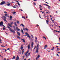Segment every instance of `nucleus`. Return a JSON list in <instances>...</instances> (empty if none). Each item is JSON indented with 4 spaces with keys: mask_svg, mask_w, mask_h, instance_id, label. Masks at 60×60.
I'll use <instances>...</instances> for the list:
<instances>
[{
    "mask_svg": "<svg viewBox=\"0 0 60 60\" xmlns=\"http://www.w3.org/2000/svg\"><path fill=\"white\" fill-rule=\"evenodd\" d=\"M8 28H9V30H10V32H12L15 34V31L14 30H11V28L10 27H9V26H8Z\"/></svg>",
    "mask_w": 60,
    "mask_h": 60,
    "instance_id": "f257e3e1",
    "label": "nucleus"
},
{
    "mask_svg": "<svg viewBox=\"0 0 60 60\" xmlns=\"http://www.w3.org/2000/svg\"><path fill=\"white\" fill-rule=\"evenodd\" d=\"M25 55L26 56V57H28V56L27 55V54L26 53H25Z\"/></svg>",
    "mask_w": 60,
    "mask_h": 60,
    "instance_id": "aec40b11",
    "label": "nucleus"
},
{
    "mask_svg": "<svg viewBox=\"0 0 60 60\" xmlns=\"http://www.w3.org/2000/svg\"><path fill=\"white\" fill-rule=\"evenodd\" d=\"M2 26H3L4 27H5V26H4V25H2Z\"/></svg>",
    "mask_w": 60,
    "mask_h": 60,
    "instance_id": "3c124183",
    "label": "nucleus"
},
{
    "mask_svg": "<svg viewBox=\"0 0 60 60\" xmlns=\"http://www.w3.org/2000/svg\"><path fill=\"white\" fill-rule=\"evenodd\" d=\"M14 24H15V26H17V25L16 24V22H15Z\"/></svg>",
    "mask_w": 60,
    "mask_h": 60,
    "instance_id": "f3484780",
    "label": "nucleus"
},
{
    "mask_svg": "<svg viewBox=\"0 0 60 60\" xmlns=\"http://www.w3.org/2000/svg\"><path fill=\"white\" fill-rule=\"evenodd\" d=\"M13 27L14 30H16V29L15 28V26H13Z\"/></svg>",
    "mask_w": 60,
    "mask_h": 60,
    "instance_id": "4be33fe9",
    "label": "nucleus"
},
{
    "mask_svg": "<svg viewBox=\"0 0 60 60\" xmlns=\"http://www.w3.org/2000/svg\"><path fill=\"white\" fill-rule=\"evenodd\" d=\"M4 60H6V58H4Z\"/></svg>",
    "mask_w": 60,
    "mask_h": 60,
    "instance_id": "774afa93",
    "label": "nucleus"
},
{
    "mask_svg": "<svg viewBox=\"0 0 60 60\" xmlns=\"http://www.w3.org/2000/svg\"><path fill=\"white\" fill-rule=\"evenodd\" d=\"M13 8H16L15 7L13 6Z\"/></svg>",
    "mask_w": 60,
    "mask_h": 60,
    "instance_id": "052dcab7",
    "label": "nucleus"
},
{
    "mask_svg": "<svg viewBox=\"0 0 60 60\" xmlns=\"http://www.w3.org/2000/svg\"><path fill=\"white\" fill-rule=\"evenodd\" d=\"M40 55H38V57H37V58H39V57H40Z\"/></svg>",
    "mask_w": 60,
    "mask_h": 60,
    "instance_id": "72a5a7b5",
    "label": "nucleus"
},
{
    "mask_svg": "<svg viewBox=\"0 0 60 60\" xmlns=\"http://www.w3.org/2000/svg\"><path fill=\"white\" fill-rule=\"evenodd\" d=\"M56 55H57V56H59V55H58V54H56Z\"/></svg>",
    "mask_w": 60,
    "mask_h": 60,
    "instance_id": "4d7b16f0",
    "label": "nucleus"
},
{
    "mask_svg": "<svg viewBox=\"0 0 60 60\" xmlns=\"http://www.w3.org/2000/svg\"><path fill=\"white\" fill-rule=\"evenodd\" d=\"M17 4H18V5H19V6L20 5V4H19V3H18Z\"/></svg>",
    "mask_w": 60,
    "mask_h": 60,
    "instance_id": "37998d69",
    "label": "nucleus"
},
{
    "mask_svg": "<svg viewBox=\"0 0 60 60\" xmlns=\"http://www.w3.org/2000/svg\"><path fill=\"white\" fill-rule=\"evenodd\" d=\"M3 17H4V19H6V17H5L4 16H3Z\"/></svg>",
    "mask_w": 60,
    "mask_h": 60,
    "instance_id": "58836bf2",
    "label": "nucleus"
},
{
    "mask_svg": "<svg viewBox=\"0 0 60 60\" xmlns=\"http://www.w3.org/2000/svg\"><path fill=\"white\" fill-rule=\"evenodd\" d=\"M36 48L37 49H39V44H37Z\"/></svg>",
    "mask_w": 60,
    "mask_h": 60,
    "instance_id": "423d86ee",
    "label": "nucleus"
},
{
    "mask_svg": "<svg viewBox=\"0 0 60 60\" xmlns=\"http://www.w3.org/2000/svg\"><path fill=\"white\" fill-rule=\"evenodd\" d=\"M17 23L18 24H19V21H17Z\"/></svg>",
    "mask_w": 60,
    "mask_h": 60,
    "instance_id": "5701e85b",
    "label": "nucleus"
},
{
    "mask_svg": "<svg viewBox=\"0 0 60 60\" xmlns=\"http://www.w3.org/2000/svg\"><path fill=\"white\" fill-rule=\"evenodd\" d=\"M30 53H28V56H30Z\"/></svg>",
    "mask_w": 60,
    "mask_h": 60,
    "instance_id": "e433bc0d",
    "label": "nucleus"
},
{
    "mask_svg": "<svg viewBox=\"0 0 60 60\" xmlns=\"http://www.w3.org/2000/svg\"><path fill=\"white\" fill-rule=\"evenodd\" d=\"M57 32H58L59 33H60V31H57Z\"/></svg>",
    "mask_w": 60,
    "mask_h": 60,
    "instance_id": "864d4df0",
    "label": "nucleus"
},
{
    "mask_svg": "<svg viewBox=\"0 0 60 60\" xmlns=\"http://www.w3.org/2000/svg\"><path fill=\"white\" fill-rule=\"evenodd\" d=\"M14 24V22H11V25H12V24Z\"/></svg>",
    "mask_w": 60,
    "mask_h": 60,
    "instance_id": "393cba45",
    "label": "nucleus"
},
{
    "mask_svg": "<svg viewBox=\"0 0 60 60\" xmlns=\"http://www.w3.org/2000/svg\"><path fill=\"white\" fill-rule=\"evenodd\" d=\"M28 52H29V51H27V52H26L25 53H26V54H27L28 53Z\"/></svg>",
    "mask_w": 60,
    "mask_h": 60,
    "instance_id": "f704fd0d",
    "label": "nucleus"
},
{
    "mask_svg": "<svg viewBox=\"0 0 60 60\" xmlns=\"http://www.w3.org/2000/svg\"><path fill=\"white\" fill-rule=\"evenodd\" d=\"M35 39H36V40H37V37H35Z\"/></svg>",
    "mask_w": 60,
    "mask_h": 60,
    "instance_id": "ea45409f",
    "label": "nucleus"
},
{
    "mask_svg": "<svg viewBox=\"0 0 60 60\" xmlns=\"http://www.w3.org/2000/svg\"><path fill=\"white\" fill-rule=\"evenodd\" d=\"M10 49L9 48H8L7 49V50H9Z\"/></svg>",
    "mask_w": 60,
    "mask_h": 60,
    "instance_id": "338daca9",
    "label": "nucleus"
},
{
    "mask_svg": "<svg viewBox=\"0 0 60 60\" xmlns=\"http://www.w3.org/2000/svg\"><path fill=\"white\" fill-rule=\"evenodd\" d=\"M15 2H17L18 3H19V1H18L15 0Z\"/></svg>",
    "mask_w": 60,
    "mask_h": 60,
    "instance_id": "c03bdc74",
    "label": "nucleus"
},
{
    "mask_svg": "<svg viewBox=\"0 0 60 60\" xmlns=\"http://www.w3.org/2000/svg\"><path fill=\"white\" fill-rule=\"evenodd\" d=\"M25 29L26 31H28V30L27 29H26V28H25Z\"/></svg>",
    "mask_w": 60,
    "mask_h": 60,
    "instance_id": "4c0bfd02",
    "label": "nucleus"
},
{
    "mask_svg": "<svg viewBox=\"0 0 60 60\" xmlns=\"http://www.w3.org/2000/svg\"><path fill=\"white\" fill-rule=\"evenodd\" d=\"M5 28L4 27H3V30H4V29H5Z\"/></svg>",
    "mask_w": 60,
    "mask_h": 60,
    "instance_id": "a18cd8bd",
    "label": "nucleus"
},
{
    "mask_svg": "<svg viewBox=\"0 0 60 60\" xmlns=\"http://www.w3.org/2000/svg\"><path fill=\"white\" fill-rule=\"evenodd\" d=\"M17 34H18V35L19 36H20V33H19V32L17 31Z\"/></svg>",
    "mask_w": 60,
    "mask_h": 60,
    "instance_id": "6e6552de",
    "label": "nucleus"
},
{
    "mask_svg": "<svg viewBox=\"0 0 60 60\" xmlns=\"http://www.w3.org/2000/svg\"><path fill=\"white\" fill-rule=\"evenodd\" d=\"M39 50V49H37L36 50V53H38V51Z\"/></svg>",
    "mask_w": 60,
    "mask_h": 60,
    "instance_id": "9d476101",
    "label": "nucleus"
},
{
    "mask_svg": "<svg viewBox=\"0 0 60 60\" xmlns=\"http://www.w3.org/2000/svg\"><path fill=\"white\" fill-rule=\"evenodd\" d=\"M43 39H45V40H46V38L44 36L43 37Z\"/></svg>",
    "mask_w": 60,
    "mask_h": 60,
    "instance_id": "a878e982",
    "label": "nucleus"
},
{
    "mask_svg": "<svg viewBox=\"0 0 60 60\" xmlns=\"http://www.w3.org/2000/svg\"><path fill=\"white\" fill-rule=\"evenodd\" d=\"M45 3H46L47 4H49V3L48 2H45Z\"/></svg>",
    "mask_w": 60,
    "mask_h": 60,
    "instance_id": "bf43d9fd",
    "label": "nucleus"
},
{
    "mask_svg": "<svg viewBox=\"0 0 60 60\" xmlns=\"http://www.w3.org/2000/svg\"><path fill=\"white\" fill-rule=\"evenodd\" d=\"M8 6H10V5H11V4H7Z\"/></svg>",
    "mask_w": 60,
    "mask_h": 60,
    "instance_id": "b1692460",
    "label": "nucleus"
},
{
    "mask_svg": "<svg viewBox=\"0 0 60 60\" xmlns=\"http://www.w3.org/2000/svg\"><path fill=\"white\" fill-rule=\"evenodd\" d=\"M35 48H36V47H35V48L34 49H35Z\"/></svg>",
    "mask_w": 60,
    "mask_h": 60,
    "instance_id": "0e129e2a",
    "label": "nucleus"
},
{
    "mask_svg": "<svg viewBox=\"0 0 60 60\" xmlns=\"http://www.w3.org/2000/svg\"><path fill=\"white\" fill-rule=\"evenodd\" d=\"M24 19H26L25 18V17L24 16Z\"/></svg>",
    "mask_w": 60,
    "mask_h": 60,
    "instance_id": "603ef678",
    "label": "nucleus"
},
{
    "mask_svg": "<svg viewBox=\"0 0 60 60\" xmlns=\"http://www.w3.org/2000/svg\"><path fill=\"white\" fill-rule=\"evenodd\" d=\"M1 47H5V46L4 45H1Z\"/></svg>",
    "mask_w": 60,
    "mask_h": 60,
    "instance_id": "c9c22d12",
    "label": "nucleus"
},
{
    "mask_svg": "<svg viewBox=\"0 0 60 60\" xmlns=\"http://www.w3.org/2000/svg\"><path fill=\"white\" fill-rule=\"evenodd\" d=\"M12 17L11 16H10V19H12Z\"/></svg>",
    "mask_w": 60,
    "mask_h": 60,
    "instance_id": "473e14b6",
    "label": "nucleus"
},
{
    "mask_svg": "<svg viewBox=\"0 0 60 60\" xmlns=\"http://www.w3.org/2000/svg\"><path fill=\"white\" fill-rule=\"evenodd\" d=\"M7 12H6V11H5L4 12V13H7Z\"/></svg>",
    "mask_w": 60,
    "mask_h": 60,
    "instance_id": "8fccbe9b",
    "label": "nucleus"
},
{
    "mask_svg": "<svg viewBox=\"0 0 60 60\" xmlns=\"http://www.w3.org/2000/svg\"><path fill=\"white\" fill-rule=\"evenodd\" d=\"M10 27H12V26L11 25L10 26Z\"/></svg>",
    "mask_w": 60,
    "mask_h": 60,
    "instance_id": "69168bd1",
    "label": "nucleus"
},
{
    "mask_svg": "<svg viewBox=\"0 0 60 60\" xmlns=\"http://www.w3.org/2000/svg\"><path fill=\"white\" fill-rule=\"evenodd\" d=\"M25 34H26V35H24V36H27L28 37V36H29V34L26 32L25 33Z\"/></svg>",
    "mask_w": 60,
    "mask_h": 60,
    "instance_id": "f03ea898",
    "label": "nucleus"
},
{
    "mask_svg": "<svg viewBox=\"0 0 60 60\" xmlns=\"http://www.w3.org/2000/svg\"><path fill=\"white\" fill-rule=\"evenodd\" d=\"M44 5H46V6H48V7H50V6H49V5H47V4H44Z\"/></svg>",
    "mask_w": 60,
    "mask_h": 60,
    "instance_id": "f8f14e48",
    "label": "nucleus"
},
{
    "mask_svg": "<svg viewBox=\"0 0 60 60\" xmlns=\"http://www.w3.org/2000/svg\"><path fill=\"white\" fill-rule=\"evenodd\" d=\"M8 25L9 26H10L11 25V24H10V23L8 24Z\"/></svg>",
    "mask_w": 60,
    "mask_h": 60,
    "instance_id": "2f4dec72",
    "label": "nucleus"
},
{
    "mask_svg": "<svg viewBox=\"0 0 60 60\" xmlns=\"http://www.w3.org/2000/svg\"><path fill=\"white\" fill-rule=\"evenodd\" d=\"M31 36L33 38H34V36L33 35H31Z\"/></svg>",
    "mask_w": 60,
    "mask_h": 60,
    "instance_id": "49530a36",
    "label": "nucleus"
},
{
    "mask_svg": "<svg viewBox=\"0 0 60 60\" xmlns=\"http://www.w3.org/2000/svg\"><path fill=\"white\" fill-rule=\"evenodd\" d=\"M48 47L47 45H46L45 46V47L44 48V49H46L47 48V47Z\"/></svg>",
    "mask_w": 60,
    "mask_h": 60,
    "instance_id": "1a4fd4ad",
    "label": "nucleus"
},
{
    "mask_svg": "<svg viewBox=\"0 0 60 60\" xmlns=\"http://www.w3.org/2000/svg\"><path fill=\"white\" fill-rule=\"evenodd\" d=\"M21 40L23 41V42L25 43V40L24 39H21Z\"/></svg>",
    "mask_w": 60,
    "mask_h": 60,
    "instance_id": "9b49d317",
    "label": "nucleus"
},
{
    "mask_svg": "<svg viewBox=\"0 0 60 60\" xmlns=\"http://www.w3.org/2000/svg\"><path fill=\"white\" fill-rule=\"evenodd\" d=\"M37 41H37V40H35V42H37Z\"/></svg>",
    "mask_w": 60,
    "mask_h": 60,
    "instance_id": "79ce46f5",
    "label": "nucleus"
},
{
    "mask_svg": "<svg viewBox=\"0 0 60 60\" xmlns=\"http://www.w3.org/2000/svg\"><path fill=\"white\" fill-rule=\"evenodd\" d=\"M0 24H1L3 25V21H1V22L0 23Z\"/></svg>",
    "mask_w": 60,
    "mask_h": 60,
    "instance_id": "ddd939ff",
    "label": "nucleus"
},
{
    "mask_svg": "<svg viewBox=\"0 0 60 60\" xmlns=\"http://www.w3.org/2000/svg\"><path fill=\"white\" fill-rule=\"evenodd\" d=\"M33 45H34V44L33 43V42H32L31 45V46L33 47Z\"/></svg>",
    "mask_w": 60,
    "mask_h": 60,
    "instance_id": "2eb2a0df",
    "label": "nucleus"
},
{
    "mask_svg": "<svg viewBox=\"0 0 60 60\" xmlns=\"http://www.w3.org/2000/svg\"><path fill=\"white\" fill-rule=\"evenodd\" d=\"M17 38H18V39H20V37L19 36H18L17 37Z\"/></svg>",
    "mask_w": 60,
    "mask_h": 60,
    "instance_id": "bb28decb",
    "label": "nucleus"
},
{
    "mask_svg": "<svg viewBox=\"0 0 60 60\" xmlns=\"http://www.w3.org/2000/svg\"><path fill=\"white\" fill-rule=\"evenodd\" d=\"M7 14H6L5 15V16H6V17H7Z\"/></svg>",
    "mask_w": 60,
    "mask_h": 60,
    "instance_id": "a19ab883",
    "label": "nucleus"
},
{
    "mask_svg": "<svg viewBox=\"0 0 60 60\" xmlns=\"http://www.w3.org/2000/svg\"><path fill=\"white\" fill-rule=\"evenodd\" d=\"M24 49H23V50H22V54H23V53H24Z\"/></svg>",
    "mask_w": 60,
    "mask_h": 60,
    "instance_id": "6ab92c4d",
    "label": "nucleus"
},
{
    "mask_svg": "<svg viewBox=\"0 0 60 60\" xmlns=\"http://www.w3.org/2000/svg\"><path fill=\"white\" fill-rule=\"evenodd\" d=\"M46 22L47 24H48V22H49V21L46 20Z\"/></svg>",
    "mask_w": 60,
    "mask_h": 60,
    "instance_id": "dca6fc26",
    "label": "nucleus"
},
{
    "mask_svg": "<svg viewBox=\"0 0 60 60\" xmlns=\"http://www.w3.org/2000/svg\"><path fill=\"white\" fill-rule=\"evenodd\" d=\"M15 13H16V12H13V15L14 14H15Z\"/></svg>",
    "mask_w": 60,
    "mask_h": 60,
    "instance_id": "7c9ffc66",
    "label": "nucleus"
},
{
    "mask_svg": "<svg viewBox=\"0 0 60 60\" xmlns=\"http://www.w3.org/2000/svg\"><path fill=\"white\" fill-rule=\"evenodd\" d=\"M54 31H55V32H57V30H54Z\"/></svg>",
    "mask_w": 60,
    "mask_h": 60,
    "instance_id": "5fc2aeb1",
    "label": "nucleus"
},
{
    "mask_svg": "<svg viewBox=\"0 0 60 60\" xmlns=\"http://www.w3.org/2000/svg\"><path fill=\"white\" fill-rule=\"evenodd\" d=\"M4 21H6V22H7V21H6V20L5 19H4Z\"/></svg>",
    "mask_w": 60,
    "mask_h": 60,
    "instance_id": "c756f323",
    "label": "nucleus"
},
{
    "mask_svg": "<svg viewBox=\"0 0 60 60\" xmlns=\"http://www.w3.org/2000/svg\"><path fill=\"white\" fill-rule=\"evenodd\" d=\"M2 24H0V26H2Z\"/></svg>",
    "mask_w": 60,
    "mask_h": 60,
    "instance_id": "e2e57ef3",
    "label": "nucleus"
},
{
    "mask_svg": "<svg viewBox=\"0 0 60 60\" xmlns=\"http://www.w3.org/2000/svg\"><path fill=\"white\" fill-rule=\"evenodd\" d=\"M30 44H29L28 45V49H30Z\"/></svg>",
    "mask_w": 60,
    "mask_h": 60,
    "instance_id": "0eeeda50",
    "label": "nucleus"
},
{
    "mask_svg": "<svg viewBox=\"0 0 60 60\" xmlns=\"http://www.w3.org/2000/svg\"><path fill=\"white\" fill-rule=\"evenodd\" d=\"M15 59V56H13V58L12 59V60L13 59Z\"/></svg>",
    "mask_w": 60,
    "mask_h": 60,
    "instance_id": "4468645a",
    "label": "nucleus"
},
{
    "mask_svg": "<svg viewBox=\"0 0 60 60\" xmlns=\"http://www.w3.org/2000/svg\"><path fill=\"white\" fill-rule=\"evenodd\" d=\"M48 8L49 10H50V8Z\"/></svg>",
    "mask_w": 60,
    "mask_h": 60,
    "instance_id": "13d9d810",
    "label": "nucleus"
},
{
    "mask_svg": "<svg viewBox=\"0 0 60 60\" xmlns=\"http://www.w3.org/2000/svg\"><path fill=\"white\" fill-rule=\"evenodd\" d=\"M51 49L52 50H53L54 49V47H53Z\"/></svg>",
    "mask_w": 60,
    "mask_h": 60,
    "instance_id": "412c9836",
    "label": "nucleus"
},
{
    "mask_svg": "<svg viewBox=\"0 0 60 60\" xmlns=\"http://www.w3.org/2000/svg\"><path fill=\"white\" fill-rule=\"evenodd\" d=\"M37 1V0H34V2H35V1Z\"/></svg>",
    "mask_w": 60,
    "mask_h": 60,
    "instance_id": "680f3d73",
    "label": "nucleus"
},
{
    "mask_svg": "<svg viewBox=\"0 0 60 60\" xmlns=\"http://www.w3.org/2000/svg\"><path fill=\"white\" fill-rule=\"evenodd\" d=\"M21 49H22L21 50H22V49H23V47H21Z\"/></svg>",
    "mask_w": 60,
    "mask_h": 60,
    "instance_id": "c85d7f7f",
    "label": "nucleus"
},
{
    "mask_svg": "<svg viewBox=\"0 0 60 60\" xmlns=\"http://www.w3.org/2000/svg\"><path fill=\"white\" fill-rule=\"evenodd\" d=\"M10 20H12V19L11 18H10Z\"/></svg>",
    "mask_w": 60,
    "mask_h": 60,
    "instance_id": "6e6d98bb",
    "label": "nucleus"
},
{
    "mask_svg": "<svg viewBox=\"0 0 60 60\" xmlns=\"http://www.w3.org/2000/svg\"><path fill=\"white\" fill-rule=\"evenodd\" d=\"M28 37H29V39H31V37L30 36H28Z\"/></svg>",
    "mask_w": 60,
    "mask_h": 60,
    "instance_id": "cd10ccee",
    "label": "nucleus"
},
{
    "mask_svg": "<svg viewBox=\"0 0 60 60\" xmlns=\"http://www.w3.org/2000/svg\"><path fill=\"white\" fill-rule=\"evenodd\" d=\"M21 32L22 33V34H24V31H23V30H21Z\"/></svg>",
    "mask_w": 60,
    "mask_h": 60,
    "instance_id": "a211bd4d",
    "label": "nucleus"
},
{
    "mask_svg": "<svg viewBox=\"0 0 60 60\" xmlns=\"http://www.w3.org/2000/svg\"><path fill=\"white\" fill-rule=\"evenodd\" d=\"M1 4L3 5V4H5V2L4 1H3L1 2Z\"/></svg>",
    "mask_w": 60,
    "mask_h": 60,
    "instance_id": "7ed1b4c3",
    "label": "nucleus"
},
{
    "mask_svg": "<svg viewBox=\"0 0 60 60\" xmlns=\"http://www.w3.org/2000/svg\"><path fill=\"white\" fill-rule=\"evenodd\" d=\"M23 30L24 31H25V30H26V29H25L24 28H23Z\"/></svg>",
    "mask_w": 60,
    "mask_h": 60,
    "instance_id": "09e8293b",
    "label": "nucleus"
},
{
    "mask_svg": "<svg viewBox=\"0 0 60 60\" xmlns=\"http://www.w3.org/2000/svg\"><path fill=\"white\" fill-rule=\"evenodd\" d=\"M34 4L35 5H36V4H35V3H34Z\"/></svg>",
    "mask_w": 60,
    "mask_h": 60,
    "instance_id": "de8ad7c7",
    "label": "nucleus"
},
{
    "mask_svg": "<svg viewBox=\"0 0 60 60\" xmlns=\"http://www.w3.org/2000/svg\"><path fill=\"white\" fill-rule=\"evenodd\" d=\"M20 26H22L23 28H24L25 27V26L23 25V24L22 23L20 25Z\"/></svg>",
    "mask_w": 60,
    "mask_h": 60,
    "instance_id": "39448f33",
    "label": "nucleus"
},
{
    "mask_svg": "<svg viewBox=\"0 0 60 60\" xmlns=\"http://www.w3.org/2000/svg\"><path fill=\"white\" fill-rule=\"evenodd\" d=\"M16 30H17V31H20V29H19V28L17 27V26L16 27Z\"/></svg>",
    "mask_w": 60,
    "mask_h": 60,
    "instance_id": "20e7f679",
    "label": "nucleus"
}]
</instances>
